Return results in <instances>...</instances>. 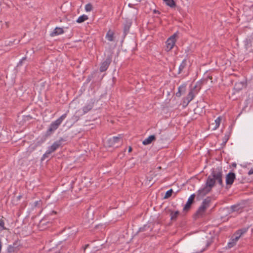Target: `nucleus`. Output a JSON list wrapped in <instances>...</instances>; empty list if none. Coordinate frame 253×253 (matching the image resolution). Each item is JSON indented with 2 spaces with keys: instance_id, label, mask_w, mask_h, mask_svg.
<instances>
[{
  "instance_id": "412c9836",
  "label": "nucleus",
  "mask_w": 253,
  "mask_h": 253,
  "mask_svg": "<svg viewBox=\"0 0 253 253\" xmlns=\"http://www.w3.org/2000/svg\"><path fill=\"white\" fill-rule=\"evenodd\" d=\"M187 65V62L185 59L183 60L178 68V74H180Z\"/></svg>"
},
{
  "instance_id": "c85d7f7f",
  "label": "nucleus",
  "mask_w": 253,
  "mask_h": 253,
  "mask_svg": "<svg viewBox=\"0 0 253 253\" xmlns=\"http://www.w3.org/2000/svg\"><path fill=\"white\" fill-rule=\"evenodd\" d=\"M50 155V154L49 153H48V152L46 151L42 157V160H43L45 159L46 158H48Z\"/></svg>"
},
{
  "instance_id": "cd10ccee",
  "label": "nucleus",
  "mask_w": 253,
  "mask_h": 253,
  "mask_svg": "<svg viewBox=\"0 0 253 253\" xmlns=\"http://www.w3.org/2000/svg\"><path fill=\"white\" fill-rule=\"evenodd\" d=\"M5 229H6V228L4 227V222L3 221L1 220L0 221V231Z\"/></svg>"
},
{
  "instance_id": "f03ea898",
  "label": "nucleus",
  "mask_w": 253,
  "mask_h": 253,
  "mask_svg": "<svg viewBox=\"0 0 253 253\" xmlns=\"http://www.w3.org/2000/svg\"><path fill=\"white\" fill-rule=\"evenodd\" d=\"M248 230V228H243L237 230L233 235L231 241L228 243V247L231 248L233 247L240 238V237L246 233Z\"/></svg>"
},
{
  "instance_id": "2f4dec72",
  "label": "nucleus",
  "mask_w": 253,
  "mask_h": 253,
  "mask_svg": "<svg viewBox=\"0 0 253 253\" xmlns=\"http://www.w3.org/2000/svg\"><path fill=\"white\" fill-rule=\"evenodd\" d=\"M247 44L250 43L251 42V41L250 39H247L246 40Z\"/></svg>"
},
{
  "instance_id": "20e7f679",
  "label": "nucleus",
  "mask_w": 253,
  "mask_h": 253,
  "mask_svg": "<svg viewBox=\"0 0 253 253\" xmlns=\"http://www.w3.org/2000/svg\"><path fill=\"white\" fill-rule=\"evenodd\" d=\"M94 106V102L90 100L87 102L84 106L83 107L82 109L79 110L76 112V114H78L80 116H83L89 111H90Z\"/></svg>"
},
{
  "instance_id": "72a5a7b5",
  "label": "nucleus",
  "mask_w": 253,
  "mask_h": 253,
  "mask_svg": "<svg viewBox=\"0 0 253 253\" xmlns=\"http://www.w3.org/2000/svg\"><path fill=\"white\" fill-rule=\"evenodd\" d=\"M21 60H22L23 61L26 60V57H23Z\"/></svg>"
},
{
  "instance_id": "473e14b6",
  "label": "nucleus",
  "mask_w": 253,
  "mask_h": 253,
  "mask_svg": "<svg viewBox=\"0 0 253 253\" xmlns=\"http://www.w3.org/2000/svg\"><path fill=\"white\" fill-rule=\"evenodd\" d=\"M22 63H23V61L22 60H20L19 61V63H18V66L22 65Z\"/></svg>"
},
{
  "instance_id": "39448f33",
  "label": "nucleus",
  "mask_w": 253,
  "mask_h": 253,
  "mask_svg": "<svg viewBox=\"0 0 253 253\" xmlns=\"http://www.w3.org/2000/svg\"><path fill=\"white\" fill-rule=\"evenodd\" d=\"M177 36L176 33H174L173 35L171 36L166 41V46L165 50L169 52L172 49V48L174 46L176 39V37Z\"/></svg>"
},
{
  "instance_id": "a878e982",
  "label": "nucleus",
  "mask_w": 253,
  "mask_h": 253,
  "mask_svg": "<svg viewBox=\"0 0 253 253\" xmlns=\"http://www.w3.org/2000/svg\"><path fill=\"white\" fill-rule=\"evenodd\" d=\"M172 192H173V190L172 189H170L168 191H167L165 194L164 198L165 199H168V198L170 197L172 194Z\"/></svg>"
},
{
  "instance_id": "9b49d317",
  "label": "nucleus",
  "mask_w": 253,
  "mask_h": 253,
  "mask_svg": "<svg viewBox=\"0 0 253 253\" xmlns=\"http://www.w3.org/2000/svg\"><path fill=\"white\" fill-rule=\"evenodd\" d=\"M215 182V178L212 175V172L211 174L209 176L207 180L206 185L212 189L214 186Z\"/></svg>"
},
{
  "instance_id": "aec40b11",
  "label": "nucleus",
  "mask_w": 253,
  "mask_h": 253,
  "mask_svg": "<svg viewBox=\"0 0 253 253\" xmlns=\"http://www.w3.org/2000/svg\"><path fill=\"white\" fill-rule=\"evenodd\" d=\"M155 139V136L153 135L149 136L148 137L144 139L142 142L143 144L146 145L150 144L152 141Z\"/></svg>"
},
{
  "instance_id": "7c9ffc66",
  "label": "nucleus",
  "mask_w": 253,
  "mask_h": 253,
  "mask_svg": "<svg viewBox=\"0 0 253 253\" xmlns=\"http://www.w3.org/2000/svg\"><path fill=\"white\" fill-rule=\"evenodd\" d=\"M249 175H252L253 174V168H252L248 172Z\"/></svg>"
},
{
  "instance_id": "2eb2a0df",
  "label": "nucleus",
  "mask_w": 253,
  "mask_h": 253,
  "mask_svg": "<svg viewBox=\"0 0 253 253\" xmlns=\"http://www.w3.org/2000/svg\"><path fill=\"white\" fill-rule=\"evenodd\" d=\"M109 141L110 143L112 145H115L116 143L122 144L123 142L122 137L120 136L113 137L110 138Z\"/></svg>"
},
{
  "instance_id": "9d476101",
  "label": "nucleus",
  "mask_w": 253,
  "mask_h": 253,
  "mask_svg": "<svg viewBox=\"0 0 253 253\" xmlns=\"http://www.w3.org/2000/svg\"><path fill=\"white\" fill-rule=\"evenodd\" d=\"M61 145V142L60 141H55L52 145L49 147L46 150L48 153H49L50 154H51L52 153L54 152L55 151L58 149L59 146Z\"/></svg>"
},
{
  "instance_id": "ddd939ff",
  "label": "nucleus",
  "mask_w": 253,
  "mask_h": 253,
  "mask_svg": "<svg viewBox=\"0 0 253 253\" xmlns=\"http://www.w3.org/2000/svg\"><path fill=\"white\" fill-rule=\"evenodd\" d=\"M235 179V174L233 172H229L226 176V183L227 185H232Z\"/></svg>"
},
{
  "instance_id": "bb28decb",
  "label": "nucleus",
  "mask_w": 253,
  "mask_h": 253,
  "mask_svg": "<svg viewBox=\"0 0 253 253\" xmlns=\"http://www.w3.org/2000/svg\"><path fill=\"white\" fill-rule=\"evenodd\" d=\"M92 9V6L90 3H88L85 6V10L86 12H89Z\"/></svg>"
},
{
  "instance_id": "dca6fc26",
  "label": "nucleus",
  "mask_w": 253,
  "mask_h": 253,
  "mask_svg": "<svg viewBox=\"0 0 253 253\" xmlns=\"http://www.w3.org/2000/svg\"><path fill=\"white\" fill-rule=\"evenodd\" d=\"M195 194H193L190 195L189 197L186 204L185 205L184 207L183 208V210L185 211L190 208L191 205L193 202L194 199L195 198Z\"/></svg>"
},
{
  "instance_id": "5701e85b",
  "label": "nucleus",
  "mask_w": 253,
  "mask_h": 253,
  "mask_svg": "<svg viewBox=\"0 0 253 253\" xmlns=\"http://www.w3.org/2000/svg\"><path fill=\"white\" fill-rule=\"evenodd\" d=\"M88 19V16L86 15H82L78 17L76 21L78 23H82Z\"/></svg>"
},
{
  "instance_id": "6ab92c4d",
  "label": "nucleus",
  "mask_w": 253,
  "mask_h": 253,
  "mask_svg": "<svg viewBox=\"0 0 253 253\" xmlns=\"http://www.w3.org/2000/svg\"><path fill=\"white\" fill-rule=\"evenodd\" d=\"M186 85L185 84H183L178 87V91L176 93V96L177 97H180L181 96L182 93L184 92L185 90Z\"/></svg>"
},
{
  "instance_id": "b1692460",
  "label": "nucleus",
  "mask_w": 253,
  "mask_h": 253,
  "mask_svg": "<svg viewBox=\"0 0 253 253\" xmlns=\"http://www.w3.org/2000/svg\"><path fill=\"white\" fill-rule=\"evenodd\" d=\"M221 118V117H217L214 121L215 126L212 128L213 130L216 129L220 126Z\"/></svg>"
},
{
  "instance_id": "1a4fd4ad",
  "label": "nucleus",
  "mask_w": 253,
  "mask_h": 253,
  "mask_svg": "<svg viewBox=\"0 0 253 253\" xmlns=\"http://www.w3.org/2000/svg\"><path fill=\"white\" fill-rule=\"evenodd\" d=\"M111 62V58L108 57L104 61L102 62L100 67V71L103 72L105 71L108 68Z\"/></svg>"
},
{
  "instance_id": "f704fd0d",
  "label": "nucleus",
  "mask_w": 253,
  "mask_h": 253,
  "mask_svg": "<svg viewBox=\"0 0 253 253\" xmlns=\"http://www.w3.org/2000/svg\"><path fill=\"white\" fill-rule=\"evenodd\" d=\"M132 151V148L131 147H129L128 148V152H130Z\"/></svg>"
},
{
  "instance_id": "c756f323",
  "label": "nucleus",
  "mask_w": 253,
  "mask_h": 253,
  "mask_svg": "<svg viewBox=\"0 0 253 253\" xmlns=\"http://www.w3.org/2000/svg\"><path fill=\"white\" fill-rule=\"evenodd\" d=\"M40 204H41V201H36L34 203L35 207L40 206Z\"/></svg>"
},
{
  "instance_id": "4468645a",
  "label": "nucleus",
  "mask_w": 253,
  "mask_h": 253,
  "mask_svg": "<svg viewBox=\"0 0 253 253\" xmlns=\"http://www.w3.org/2000/svg\"><path fill=\"white\" fill-rule=\"evenodd\" d=\"M211 190V188L205 185L203 188L198 190V195L200 197H203L209 193Z\"/></svg>"
},
{
  "instance_id": "6e6552de",
  "label": "nucleus",
  "mask_w": 253,
  "mask_h": 253,
  "mask_svg": "<svg viewBox=\"0 0 253 253\" xmlns=\"http://www.w3.org/2000/svg\"><path fill=\"white\" fill-rule=\"evenodd\" d=\"M222 175V172L220 170H213L212 171V175L215 178V180L217 181L220 185H222L223 183Z\"/></svg>"
},
{
  "instance_id": "423d86ee",
  "label": "nucleus",
  "mask_w": 253,
  "mask_h": 253,
  "mask_svg": "<svg viewBox=\"0 0 253 253\" xmlns=\"http://www.w3.org/2000/svg\"><path fill=\"white\" fill-rule=\"evenodd\" d=\"M210 203V200L209 198L205 199L197 211V213L198 215H202L206 209L209 207Z\"/></svg>"
},
{
  "instance_id": "a211bd4d",
  "label": "nucleus",
  "mask_w": 253,
  "mask_h": 253,
  "mask_svg": "<svg viewBox=\"0 0 253 253\" xmlns=\"http://www.w3.org/2000/svg\"><path fill=\"white\" fill-rule=\"evenodd\" d=\"M245 86V84L243 82L236 83L234 88V93L239 92Z\"/></svg>"
},
{
  "instance_id": "e433bc0d",
  "label": "nucleus",
  "mask_w": 253,
  "mask_h": 253,
  "mask_svg": "<svg viewBox=\"0 0 253 253\" xmlns=\"http://www.w3.org/2000/svg\"><path fill=\"white\" fill-rule=\"evenodd\" d=\"M232 208L233 211H235V210L234 209V208H236L235 206H232Z\"/></svg>"
},
{
  "instance_id": "f8f14e48",
  "label": "nucleus",
  "mask_w": 253,
  "mask_h": 253,
  "mask_svg": "<svg viewBox=\"0 0 253 253\" xmlns=\"http://www.w3.org/2000/svg\"><path fill=\"white\" fill-rule=\"evenodd\" d=\"M105 38L107 41L111 42H115L116 41V37L115 36L114 32L111 30H109L107 32Z\"/></svg>"
},
{
  "instance_id": "f257e3e1",
  "label": "nucleus",
  "mask_w": 253,
  "mask_h": 253,
  "mask_svg": "<svg viewBox=\"0 0 253 253\" xmlns=\"http://www.w3.org/2000/svg\"><path fill=\"white\" fill-rule=\"evenodd\" d=\"M209 81V79H205L199 81H198L194 87H192L187 94V95L183 98V104L187 106L191 101H192L194 97L198 93L200 90L202 84H206Z\"/></svg>"
},
{
  "instance_id": "f3484780",
  "label": "nucleus",
  "mask_w": 253,
  "mask_h": 253,
  "mask_svg": "<svg viewBox=\"0 0 253 253\" xmlns=\"http://www.w3.org/2000/svg\"><path fill=\"white\" fill-rule=\"evenodd\" d=\"M64 33V30L63 28L61 27H56L54 31L50 33V35L51 37H55L61 35Z\"/></svg>"
},
{
  "instance_id": "4c0bfd02",
  "label": "nucleus",
  "mask_w": 253,
  "mask_h": 253,
  "mask_svg": "<svg viewBox=\"0 0 253 253\" xmlns=\"http://www.w3.org/2000/svg\"><path fill=\"white\" fill-rule=\"evenodd\" d=\"M27 117H28V118L29 117V118H31V117L30 116H27Z\"/></svg>"
},
{
  "instance_id": "c9c22d12",
  "label": "nucleus",
  "mask_w": 253,
  "mask_h": 253,
  "mask_svg": "<svg viewBox=\"0 0 253 253\" xmlns=\"http://www.w3.org/2000/svg\"><path fill=\"white\" fill-rule=\"evenodd\" d=\"M228 139V137L225 138V143H226Z\"/></svg>"
},
{
  "instance_id": "393cba45",
  "label": "nucleus",
  "mask_w": 253,
  "mask_h": 253,
  "mask_svg": "<svg viewBox=\"0 0 253 253\" xmlns=\"http://www.w3.org/2000/svg\"><path fill=\"white\" fill-rule=\"evenodd\" d=\"M179 214L178 211H175L174 212H171L170 213V218L171 220H175Z\"/></svg>"
},
{
  "instance_id": "ea45409f",
  "label": "nucleus",
  "mask_w": 253,
  "mask_h": 253,
  "mask_svg": "<svg viewBox=\"0 0 253 253\" xmlns=\"http://www.w3.org/2000/svg\"><path fill=\"white\" fill-rule=\"evenodd\" d=\"M138 1H141V0H137Z\"/></svg>"
},
{
  "instance_id": "0eeeda50",
  "label": "nucleus",
  "mask_w": 253,
  "mask_h": 253,
  "mask_svg": "<svg viewBox=\"0 0 253 253\" xmlns=\"http://www.w3.org/2000/svg\"><path fill=\"white\" fill-rule=\"evenodd\" d=\"M20 242L18 241L14 242L12 245H10L7 248V252L8 253H12L18 252L20 247Z\"/></svg>"
},
{
  "instance_id": "7ed1b4c3",
  "label": "nucleus",
  "mask_w": 253,
  "mask_h": 253,
  "mask_svg": "<svg viewBox=\"0 0 253 253\" xmlns=\"http://www.w3.org/2000/svg\"><path fill=\"white\" fill-rule=\"evenodd\" d=\"M67 117V113H65L61 116L58 119L55 121L51 123L48 129L47 130V133L48 134H51L53 132L56 130L59 126L61 124L62 122Z\"/></svg>"
},
{
  "instance_id": "4be33fe9",
  "label": "nucleus",
  "mask_w": 253,
  "mask_h": 253,
  "mask_svg": "<svg viewBox=\"0 0 253 253\" xmlns=\"http://www.w3.org/2000/svg\"><path fill=\"white\" fill-rule=\"evenodd\" d=\"M163 1L167 6L171 8L174 7L176 5L175 2L173 0H163Z\"/></svg>"
},
{
  "instance_id": "58836bf2",
  "label": "nucleus",
  "mask_w": 253,
  "mask_h": 253,
  "mask_svg": "<svg viewBox=\"0 0 253 253\" xmlns=\"http://www.w3.org/2000/svg\"><path fill=\"white\" fill-rule=\"evenodd\" d=\"M88 245H86V246H85V248H86L87 247H88Z\"/></svg>"
}]
</instances>
